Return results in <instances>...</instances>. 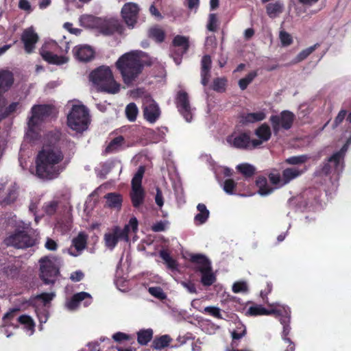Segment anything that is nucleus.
Returning <instances> with one entry per match:
<instances>
[{
    "instance_id": "obj_62",
    "label": "nucleus",
    "mask_w": 351,
    "mask_h": 351,
    "mask_svg": "<svg viewBox=\"0 0 351 351\" xmlns=\"http://www.w3.org/2000/svg\"><path fill=\"white\" fill-rule=\"evenodd\" d=\"M181 285L191 293H197L195 285L191 281H182Z\"/></svg>"
},
{
    "instance_id": "obj_45",
    "label": "nucleus",
    "mask_w": 351,
    "mask_h": 351,
    "mask_svg": "<svg viewBox=\"0 0 351 351\" xmlns=\"http://www.w3.org/2000/svg\"><path fill=\"white\" fill-rule=\"evenodd\" d=\"M138 112V108L134 103H130L125 108V114L128 119L130 121H134Z\"/></svg>"
},
{
    "instance_id": "obj_43",
    "label": "nucleus",
    "mask_w": 351,
    "mask_h": 351,
    "mask_svg": "<svg viewBox=\"0 0 351 351\" xmlns=\"http://www.w3.org/2000/svg\"><path fill=\"white\" fill-rule=\"evenodd\" d=\"M308 159L306 155L293 156L285 159V162L291 165L304 164Z\"/></svg>"
},
{
    "instance_id": "obj_63",
    "label": "nucleus",
    "mask_w": 351,
    "mask_h": 351,
    "mask_svg": "<svg viewBox=\"0 0 351 351\" xmlns=\"http://www.w3.org/2000/svg\"><path fill=\"white\" fill-rule=\"evenodd\" d=\"M112 338L117 342H121L123 340H130L131 339L130 335L121 332L114 334Z\"/></svg>"
},
{
    "instance_id": "obj_13",
    "label": "nucleus",
    "mask_w": 351,
    "mask_h": 351,
    "mask_svg": "<svg viewBox=\"0 0 351 351\" xmlns=\"http://www.w3.org/2000/svg\"><path fill=\"white\" fill-rule=\"evenodd\" d=\"M128 240V228L121 229L119 227H115L112 232L105 234L104 240L106 245L112 250L117 245L119 240Z\"/></svg>"
},
{
    "instance_id": "obj_19",
    "label": "nucleus",
    "mask_w": 351,
    "mask_h": 351,
    "mask_svg": "<svg viewBox=\"0 0 351 351\" xmlns=\"http://www.w3.org/2000/svg\"><path fill=\"white\" fill-rule=\"evenodd\" d=\"M212 60L209 55H204L201 60V83L203 86L208 85L210 78Z\"/></svg>"
},
{
    "instance_id": "obj_40",
    "label": "nucleus",
    "mask_w": 351,
    "mask_h": 351,
    "mask_svg": "<svg viewBox=\"0 0 351 351\" xmlns=\"http://www.w3.org/2000/svg\"><path fill=\"white\" fill-rule=\"evenodd\" d=\"M171 341V338L168 335H164L156 337L152 342V347L156 350H161L167 347Z\"/></svg>"
},
{
    "instance_id": "obj_37",
    "label": "nucleus",
    "mask_w": 351,
    "mask_h": 351,
    "mask_svg": "<svg viewBox=\"0 0 351 351\" xmlns=\"http://www.w3.org/2000/svg\"><path fill=\"white\" fill-rule=\"evenodd\" d=\"M153 330L150 328L141 330L137 332V341L141 346L147 345L152 339Z\"/></svg>"
},
{
    "instance_id": "obj_16",
    "label": "nucleus",
    "mask_w": 351,
    "mask_h": 351,
    "mask_svg": "<svg viewBox=\"0 0 351 351\" xmlns=\"http://www.w3.org/2000/svg\"><path fill=\"white\" fill-rule=\"evenodd\" d=\"M21 40L24 45V49L26 53H31L35 49V45L39 40L38 34L33 27H29L23 30Z\"/></svg>"
},
{
    "instance_id": "obj_47",
    "label": "nucleus",
    "mask_w": 351,
    "mask_h": 351,
    "mask_svg": "<svg viewBox=\"0 0 351 351\" xmlns=\"http://www.w3.org/2000/svg\"><path fill=\"white\" fill-rule=\"evenodd\" d=\"M319 46V43H316L313 46H311L305 49H303L300 51L298 56H296L297 62H301L305 60L309 55H311L318 47Z\"/></svg>"
},
{
    "instance_id": "obj_1",
    "label": "nucleus",
    "mask_w": 351,
    "mask_h": 351,
    "mask_svg": "<svg viewBox=\"0 0 351 351\" xmlns=\"http://www.w3.org/2000/svg\"><path fill=\"white\" fill-rule=\"evenodd\" d=\"M64 158L60 149L45 147L38 152L36 158V172L38 177L53 180L60 174L59 163Z\"/></svg>"
},
{
    "instance_id": "obj_44",
    "label": "nucleus",
    "mask_w": 351,
    "mask_h": 351,
    "mask_svg": "<svg viewBox=\"0 0 351 351\" xmlns=\"http://www.w3.org/2000/svg\"><path fill=\"white\" fill-rule=\"evenodd\" d=\"M347 150V145H344L340 150L334 153L330 157V161H333L335 163V165H338L339 163L342 162L343 164V160L346 154V152Z\"/></svg>"
},
{
    "instance_id": "obj_51",
    "label": "nucleus",
    "mask_w": 351,
    "mask_h": 351,
    "mask_svg": "<svg viewBox=\"0 0 351 351\" xmlns=\"http://www.w3.org/2000/svg\"><path fill=\"white\" fill-rule=\"evenodd\" d=\"M3 273L8 276L12 278L18 276L19 270L18 267L14 265H8L3 268Z\"/></svg>"
},
{
    "instance_id": "obj_42",
    "label": "nucleus",
    "mask_w": 351,
    "mask_h": 351,
    "mask_svg": "<svg viewBox=\"0 0 351 351\" xmlns=\"http://www.w3.org/2000/svg\"><path fill=\"white\" fill-rule=\"evenodd\" d=\"M257 75V71H252L250 72L245 77L240 79L239 81V86L240 88L242 90H245L248 85L254 80Z\"/></svg>"
},
{
    "instance_id": "obj_36",
    "label": "nucleus",
    "mask_w": 351,
    "mask_h": 351,
    "mask_svg": "<svg viewBox=\"0 0 351 351\" xmlns=\"http://www.w3.org/2000/svg\"><path fill=\"white\" fill-rule=\"evenodd\" d=\"M274 312V310H268L262 305H254L250 306L247 311V315L250 316H258L264 315H271Z\"/></svg>"
},
{
    "instance_id": "obj_14",
    "label": "nucleus",
    "mask_w": 351,
    "mask_h": 351,
    "mask_svg": "<svg viewBox=\"0 0 351 351\" xmlns=\"http://www.w3.org/2000/svg\"><path fill=\"white\" fill-rule=\"evenodd\" d=\"M143 116L150 123H154L160 116V108L151 97L146 98L143 104Z\"/></svg>"
},
{
    "instance_id": "obj_9",
    "label": "nucleus",
    "mask_w": 351,
    "mask_h": 351,
    "mask_svg": "<svg viewBox=\"0 0 351 351\" xmlns=\"http://www.w3.org/2000/svg\"><path fill=\"white\" fill-rule=\"evenodd\" d=\"M294 120L295 114L289 110H283L279 115H271L269 118L275 134H277L281 128L285 130L291 129Z\"/></svg>"
},
{
    "instance_id": "obj_21",
    "label": "nucleus",
    "mask_w": 351,
    "mask_h": 351,
    "mask_svg": "<svg viewBox=\"0 0 351 351\" xmlns=\"http://www.w3.org/2000/svg\"><path fill=\"white\" fill-rule=\"evenodd\" d=\"M14 74L9 70L0 71V93L7 92L13 85Z\"/></svg>"
},
{
    "instance_id": "obj_64",
    "label": "nucleus",
    "mask_w": 351,
    "mask_h": 351,
    "mask_svg": "<svg viewBox=\"0 0 351 351\" xmlns=\"http://www.w3.org/2000/svg\"><path fill=\"white\" fill-rule=\"evenodd\" d=\"M268 178L272 184L277 185L282 181L280 173H271L269 174Z\"/></svg>"
},
{
    "instance_id": "obj_22",
    "label": "nucleus",
    "mask_w": 351,
    "mask_h": 351,
    "mask_svg": "<svg viewBox=\"0 0 351 351\" xmlns=\"http://www.w3.org/2000/svg\"><path fill=\"white\" fill-rule=\"evenodd\" d=\"M232 145L241 149H249L250 147V136L248 132H241L234 137Z\"/></svg>"
},
{
    "instance_id": "obj_34",
    "label": "nucleus",
    "mask_w": 351,
    "mask_h": 351,
    "mask_svg": "<svg viewBox=\"0 0 351 351\" xmlns=\"http://www.w3.org/2000/svg\"><path fill=\"white\" fill-rule=\"evenodd\" d=\"M144 190H132L130 192V198L132 206L138 208L143 204L145 199Z\"/></svg>"
},
{
    "instance_id": "obj_28",
    "label": "nucleus",
    "mask_w": 351,
    "mask_h": 351,
    "mask_svg": "<svg viewBox=\"0 0 351 351\" xmlns=\"http://www.w3.org/2000/svg\"><path fill=\"white\" fill-rule=\"evenodd\" d=\"M198 213L194 217V223L197 226H200L205 223L210 216V212L207 209L206 205L199 203L197 206Z\"/></svg>"
},
{
    "instance_id": "obj_12",
    "label": "nucleus",
    "mask_w": 351,
    "mask_h": 351,
    "mask_svg": "<svg viewBox=\"0 0 351 351\" xmlns=\"http://www.w3.org/2000/svg\"><path fill=\"white\" fill-rule=\"evenodd\" d=\"M139 8L136 3H126L121 9V16L128 27L133 28L137 22Z\"/></svg>"
},
{
    "instance_id": "obj_27",
    "label": "nucleus",
    "mask_w": 351,
    "mask_h": 351,
    "mask_svg": "<svg viewBox=\"0 0 351 351\" xmlns=\"http://www.w3.org/2000/svg\"><path fill=\"white\" fill-rule=\"evenodd\" d=\"M82 26L90 29H98L101 24V18L91 14H84L80 17Z\"/></svg>"
},
{
    "instance_id": "obj_25",
    "label": "nucleus",
    "mask_w": 351,
    "mask_h": 351,
    "mask_svg": "<svg viewBox=\"0 0 351 351\" xmlns=\"http://www.w3.org/2000/svg\"><path fill=\"white\" fill-rule=\"evenodd\" d=\"M104 198L106 199V206L110 208L120 210L123 202V196L117 193H108Z\"/></svg>"
},
{
    "instance_id": "obj_5",
    "label": "nucleus",
    "mask_w": 351,
    "mask_h": 351,
    "mask_svg": "<svg viewBox=\"0 0 351 351\" xmlns=\"http://www.w3.org/2000/svg\"><path fill=\"white\" fill-rule=\"evenodd\" d=\"M89 114L83 105H74L67 116V125L77 132H82L88 128Z\"/></svg>"
},
{
    "instance_id": "obj_17",
    "label": "nucleus",
    "mask_w": 351,
    "mask_h": 351,
    "mask_svg": "<svg viewBox=\"0 0 351 351\" xmlns=\"http://www.w3.org/2000/svg\"><path fill=\"white\" fill-rule=\"evenodd\" d=\"M88 242V235L84 232H80L74 237L71 241V246L69 249V253L73 256L80 255L82 252L86 248Z\"/></svg>"
},
{
    "instance_id": "obj_59",
    "label": "nucleus",
    "mask_w": 351,
    "mask_h": 351,
    "mask_svg": "<svg viewBox=\"0 0 351 351\" xmlns=\"http://www.w3.org/2000/svg\"><path fill=\"white\" fill-rule=\"evenodd\" d=\"M347 114V111L346 110H341L338 113L337 116L335 117L333 123V127L336 128L339 125H340L343 121L344 120Z\"/></svg>"
},
{
    "instance_id": "obj_32",
    "label": "nucleus",
    "mask_w": 351,
    "mask_h": 351,
    "mask_svg": "<svg viewBox=\"0 0 351 351\" xmlns=\"http://www.w3.org/2000/svg\"><path fill=\"white\" fill-rule=\"evenodd\" d=\"M145 171L144 166H140L132 180V190H143L142 180Z\"/></svg>"
},
{
    "instance_id": "obj_18",
    "label": "nucleus",
    "mask_w": 351,
    "mask_h": 351,
    "mask_svg": "<svg viewBox=\"0 0 351 351\" xmlns=\"http://www.w3.org/2000/svg\"><path fill=\"white\" fill-rule=\"evenodd\" d=\"M74 57L81 62H88L94 58V51L87 45L75 46L73 49Z\"/></svg>"
},
{
    "instance_id": "obj_29",
    "label": "nucleus",
    "mask_w": 351,
    "mask_h": 351,
    "mask_svg": "<svg viewBox=\"0 0 351 351\" xmlns=\"http://www.w3.org/2000/svg\"><path fill=\"white\" fill-rule=\"evenodd\" d=\"M343 169V164L342 162L339 163L338 165H335L333 161H330V157L323 162V165L320 170V173L324 176H328L331 173L336 172L339 173Z\"/></svg>"
},
{
    "instance_id": "obj_52",
    "label": "nucleus",
    "mask_w": 351,
    "mask_h": 351,
    "mask_svg": "<svg viewBox=\"0 0 351 351\" xmlns=\"http://www.w3.org/2000/svg\"><path fill=\"white\" fill-rule=\"evenodd\" d=\"M236 186L237 184L232 179H227L223 183V190L226 193L232 195Z\"/></svg>"
},
{
    "instance_id": "obj_11",
    "label": "nucleus",
    "mask_w": 351,
    "mask_h": 351,
    "mask_svg": "<svg viewBox=\"0 0 351 351\" xmlns=\"http://www.w3.org/2000/svg\"><path fill=\"white\" fill-rule=\"evenodd\" d=\"M172 45L175 47L171 51L172 56L177 64H180L183 55L189 51L190 44L188 37L181 35L176 36L172 40Z\"/></svg>"
},
{
    "instance_id": "obj_46",
    "label": "nucleus",
    "mask_w": 351,
    "mask_h": 351,
    "mask_svg": "<svg viewBox=\"0 0 351 351\" xmlns=\"http://www.w3.org/2000/svg\"><path fill=\"white\" fill-rule=\"evenodd\" d=\"M227 80L224 77H217L214 79L212 88L218 93H223L226 90Z\"/></svg>"
},
{
    "instance_id": "obj_55",
    "label": "nucleus",
    "mask_w": 351,
    "mask_h": 351,
    "mask_svg": "<svg viewBox=\"0 0 351 351\" xmlns=\"http://www.w3.org/2000/svg\"><path fill=\"white\" fill-rule=\"evenodd\" d=\"M18 106L19 102H12L10 104L7 108H5V110L1 114V117L5 119L14 113L16 110Z\"/></svg>"
},
{
    "instance_id": "obj_10",
    "label": "nucleus",
    "mask_w": 351,
    "mask_h": 351,
    "mask_svg": "<svg viewBox=\"0 0 351 351\" xmlns=\"http://www.w3.org/2000/svg\"><path fill=\"white\" fill-rule=\"evenodd\" d=\"M175 104L178 112L186 121L191 122L193 119V108L188 93L184 90H179L175 98Z\"/></svg>"
},
{
    "instance_id": "obj_48",
    "label": "nucleus",
    "mask_w": 351,
    "mask_h": 351,
    "mask_svg": "<svg viewBox=\"0 0 351 351\" xmlns=\"http://www.w3.org/2000/svg\"><path fill=\"white\" fill-rule=\"evenodd\" d=\"M17 198V193L14 189H9L6 196L0 201L2 206L10 205L15 202Z\"/></svg>"
},
{
    "instance_id": "obj_31",
    "label": "nucleus",
    "mask_w": 351,
    "mask_h": 351,
    "mask_svg": "<svg viewBox=\"0 0 351 351\" xmlns=\"http://www.w3.org/2000/svg\"><path fill=\"white\" fill-rule=\"evenodd\" d=\"M165 31L157 25L152 27L148 30V37L156 43H162L165 39Z\"/></svg>"
},
{
    "instance_id": "obj_8",
    "label": "nucleus",
    "mask_w": 351,
    "mask_h": 351,
    "mask_svg": "<svg viewBox=\"0 0 351 351\" xmlns=\"http://www.w3.org/2000/svg\"><path fill=\"white\" fill-rule=\"evenodd\" d=\"M59 48L58 43L54 41L45 43L40 49V54L49 64L61 65L67 62L69 58L54 53L58 51Z\"/></svg>"
},
{
    "instance_id": "obj_3",
    "label": "nucleus",
    "mask_w": 351,
    "mask_h": 351,
    "mask_svg": "<svg viewBox=\"0 0 351 351\" xmlns=\"http://www.w3.org/2000/svg\"><path fill=\"white\" fill-rule=\"evenodd\" d=\"M89 79L101 92L115 94L120 90V84L116 82L108 66L102 65L92 71Z\"/></svg>"
},
{
    "instance_id": "obj_20",
    "label": "nucleus",
    "mask_w": 351,
    "mask_h": 351,
    "mask_svg": "<svg viewBox=\"0 0 351 351\" xmlns=\"http://www.w3.org/2000/svg\"><path fill=\"white\" fill-rule=\"evenodd\" d=\"M190 261L195 265L193 268L195 271L202 272L212 267L209 259L203 254H192Z\"/></svg>"
},
{
    "instance_id": "obj_23",
    "label": "nucleus",
    "mask_w": 351,
    "mask_h": 351,
    "mask_svg": "<svg viewBox=\"0 0 351 351\" xmlns=\"http://www.w3.org/2000/svg\"><path fill=\"white\" fill-rule=\"evenodd\" d=\"M125 140L123 136H118L110 141L104 153L105 155L117 153L123 149Z\"/></svg>"
},
{
    "instance_id": "obj_56",
    "label": "nucleus",
    "mask_w": 351,
    "mask_h": 351,
    "mask_svg": "<svg viewBox=\"0 0 351 351\" xmlns=\"http://www.w3.org/2000/svg\"><path fill=\"white\" fill-rule=\"evenodd\" d=\"M204 312L216 317L217 319H222V315L220 309L215 306H207L204 308Z\"/></svg>"
},
{
    "instance_id": "obj_4",
    "label": "nucleus",
    "mask_w": 351,
    "mask_h": 351,
    "mask_svg": "<svg viewBox=\"0 0 351 351\" xmlns=\"http://www.w3.org/2000/svg\"><path fill=\"white\" fill-rule=\"evenodd\" d=\"M31 113L27 121L28 133H34L43 122L56 117L57 111L53 105L36 104L32 107Z\"/></svg>"
},
{
    "instance_id": "obj_49",
    "label": "nucleus",
    "mask_w": 351,
    "mask_h": 351,
    "mask_svg": "<svg viewBox=\"0 0 351 351\" xmlns=\"http://www.w3.org/2000/svg\"><path fill=\"white\" fill-rule=\"evenodd\" d=\"M58 207V202L53 200L45 204L44 210L47 215L51 216L56 213Z\"/></svg>"
},
{
    "instance_id": "obj_41",
    "label": "nucleus",
    "mask_w": 351,
    "mask_h": 351,
    "mask_svg": "<svg viewBox=\"0 0 351 351\" xmlns=\"http://www.w3.org/2000/svg\"><path fill=\"white\" fill-rule=\"evenodd\" d=\"M201 282L204 286H210L216 281V277L212 271V268L200 272Z\"/></svg>"
},
{
    "instance_id": "obj_50",
    "label": "nucleus",
    "mask_w": 351,
    "mask_h": 351,
    "mask_svg": "<svg viewBox=\"0 0 351 351\" xmlns=\"http://www.w3.org/2000/svg\"><path fill=\"white\" fill-rule=\"evenodd\" d=\"M217 14L211 13L208 16L207 29L210 32H216L217 29Z\"/></svg>"
},
{
    "instance_id": "obj_58",
    "label": "nucleus",
    "mask_w": 351,
    "mask_h": 351,
    "mask_svg": "<svg viewBox=\"0 0 351 351\" xmlns=\"http://www.w3.org/2000/svg\"><path fill=\"white\" fill-rule=\"evenodd\" d=\"M247 290V285L245 282H236L232 286L234 293H239Z\"/></svg>"
},
{
    "instance_id": "obj_38",
    "label": "nucleus",
    "mask_w": 351,
    "mask_h": 351,
    "mask_svg": "<svg viewBox=\"0 0 351 351\" xmlns=\"http://www.w3.org/2000/svg\"><path fill=\"white\" fill-rule=\"evenodd\" d=\"M283 11V4L280 1L275 3H271L266 6V12L269 17H274L276 14L282 13Z\"/></svg>"
},
{
    "instance_id": "obj_30",
    "label": "nucleus",
    "mask_w": 351,
    "mask_h": 351,
    "mask_svg": "<svg viewBox=\"0 0 351 351\" xmlns=\"http://www.w3.org/2000/svg\"><path fill=\"white\" fill-rule=\"evenodd\" d=\"M256 185L258 188V193L261 195H269L274 191V189L268 185L267 180L265 176H258L256 180Z\"/></svg>"
},
{
    "instance_id": "obj_39",
    "label": "nucleus",
    "mask_w": 351,
    "mask_h": 351,
    "mask_svg": "<svg viewBox=\"0 0 351 351\" xmlns=\"http://www.w3.org/2000/svg\"><path fill=\"white\" fill-rule=\"evenodd\" d=\"M237 171L241 173L245 178L252 177L255 174V167L248 163H242L237 166Z\"/></svg>"
},
{
    "instance_id": "obj_33",
    "label": "nucleus",
    "mask_w": 351,
    "mask_h": 351,
    "mask_svg": "<svg viewBox=\"0 0 351 351\" xmlns=\"http://www.w3.org/2000/svg\"><path fill=\"white\" fill-rule=\"evenodd\" d=\"M247 333V330L245 326L239 324L237 328L231 332L232 341L231 346L232 348H237L239 346L237 341L244 337Z\"/></svg>"
},
{
    "instance_id": "obj_15",
    "label": "nucleus",
    "mask_w": 351,
    "mask_h": 351,
    "mask_svg": "<svg viewBox=\"0 0 351 351\" xmlns=\"http://www.w3.org/2000/svg\"><path fill=\"white\" fill-rule=\"evenodd\" d=\"M101 34L106 36L112 35L115 32L122 34L124 27L120 23L118 19H102L101 24L98 28Z\"/></svg>"
},
{
    "instance_id": "obj_6",
    "label": "nucleus",
    "mask_w": 351,
    "mask_h": 351,
    "mask_svg": "<svg viewBox=\"0 0 351 351\" xmlns=\"http://www.w3.org/2000/svg\"><path fill=\"white\" fill-rule=\"evenodd\" d=\"M3 243L7 247L24 250L34 246L36 240L26 230L16 229L13 233L5 238Z\"/></svg>"
},
{
    "instance_id": "obj_7",
    "label": "nucleus",
    "mask_w": 351,
    "mask_h": 351,
    "mask_svg": "<svg viewBox=\"0 0 351 351\" xmlns=\"http://www.w3.org/2000/svg\"><path fill=\"white\" fill-rule=\"evenodd\" d=\"M39 277L45 285H53L60 275L59 267L49 256L42 257L39 260Z\"/></svg>"
},
{
    "instance_id": "obj_26",
    "label": "nucleus",
    "mask_w": 351,
    "mask_h": 351,
    "mask_svg": "<svg viewBox=\"0 0 351 351\" xmlns=\"http://www.w3.org/2000/svg\"><path fill=\"white\" fill-rule=\"evenodd\" d=\"M241 123L244 125L254 123L261 121L266 118V114L263 111L256 112H250L241 115Z\"/></svg>"
},
{
    "instance_id": "obj_53",
    "label": "nucleus",
    "mask_w": 351,
    "mask_h": 351,
    "mask_svg": "<svg viewBox=\"0 0 351 351\" xmlns=\"http://www.w3.org/2000/svg\"><path fill=\"white\" fill-rule=\"evenodd\" d=\"M149 293L155 298L162 300L166 295L160 287H152L149 288Z\"/></svg>"
},
{
    "instance_id": "obj_61",
    "label": "nucleus",
    "mask_w": 351,
    "mask_h": 351,
    "mask_svg": "<svg viewBox=\"0 0 351 351\" xmlns=\"http://www.w3.org/2000/svg\"><path fill=\"white\" fill-rule=\"evenodd\" d=\"M18 321L20 324L26 325L27 326H34L33 320L29 315H22L19 317Z\"/></svg>"
},
{
    "instance_id": "obj_57",
    "label": "nucleus",
    "mask_w": 351,
    "mask_h": 351,
    "mask_svg": "<svg viewBox=\"0 0 351 351\" xmlns=\"http://www.w3.org/2000/svg\"><path fill=\"white\" fill-rule=\"evenodd\" d=\"M54 296L55 294L53 293H42L39 295H37L36 298L38 300H41L45 304H47L53 300Z\"/></svg>"
},
{
    "instance_id": "obj_2",
    "label": "nucleus",
    "mask_w": 351,
    "mask_h": 351,
    "mask_svg": "<svg viewBox=\"0 0 351 351\" xmlns=\"http://www.w3.org/2000/svg\"><path fill=\"white\" fill-rule=\"evenodd\" d=\"M143 52L130 51L122 55L115 62V66L119 71L123 83L128 86H132L138 78L145 65L149 66V62L142 60Z\"/></svg>"
},
{
    "instance_id": "obj_35",
    "label": "nucleus",
    "mask_w": 351,
    "mask_h": 351,
    "mask_svg": "<svg viewBox=\"0 0 351 351\" xmlns=\"http://www.w3.org/2000/svg\"><path fill=\"white\" fill-rule=\"evenodd\" d=\"M255 134L262 141H267L271 136V129L267 123H263L256 129Z\"/></svg>"
},
{
    "instance_id": "obj_24",
    "label": "nucleus",
    "mask_w": 351,
    "mask_h": 351,
    "mask_svg": "<svg viewBox=\"0 0 351 351\" xmlns=\"http://www.w3.org/2000/svg\"><path fill=\"white\" fill-rule=\"evenodd\" d=\"M306 171V169H299L297 167L286 168L282 173V185L289 183L293 179L300 176Z\"/></svg>"
},
{
    "instance_id": "obj_54",
    "label": "nucleus",
    "mask_w": 351,
    "mask_h": 351,
    "mask_svg": "<svg viewBox=\"0 0 351 351\" xmlns=\"http://www.w3.org/2000/svg\"><path fill=\"white\" fill-rule=\"evenodd\" d=\"M280 39L283 46H289L293 42L291 36L285 31H281L280 32Z\"/></svg>"
},
{
    "instance_id": "obj_60",
    "label": "nucleus",
    "mask_w": 351,
    "mask_h": 351,
    "mask_svg": "<svg viewBox=\"0 0 351 351\" xmlns=\"http://www.w3.org/2000/svg\"><path fill=\"white\" fill-rule=\"evenodd\" d=\"M138 222L137 219L135 217H132L130 218L128 224L125 225L123 228L128 227V233L130 232V228L132 229V232H136L138 230Z\"/></svg>"
}]
</instances>
